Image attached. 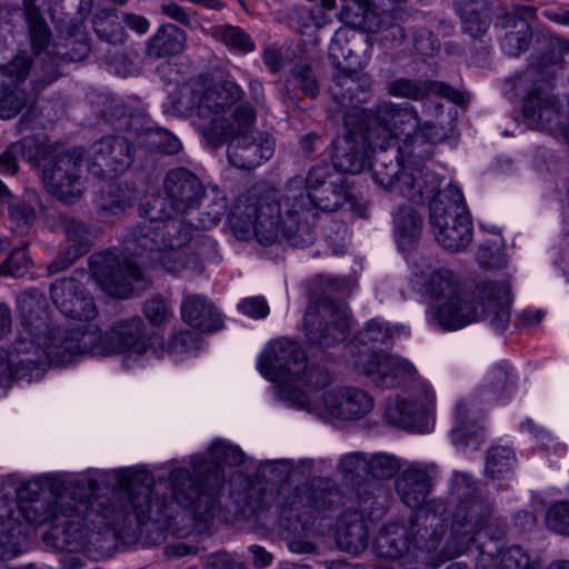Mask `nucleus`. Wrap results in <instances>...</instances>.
Listing matches in <instances>:
<instances>
[{
    "label": "nucleus",
    "mask_w": 569,
    "mask_h": 569,
    "mask_svg": "<svg viewBox=\"0 0 569 569\" xmlns=\"http://www.w3.org/2000/svg\"><path fill=\"white\" fill-rule=\"evenodd\" d=\"M153 477L142 469H119L99 471L93 477H82L68 481H53L50 492L57 516L77 518L61 526L89 527L92 529L112 528L122 530L133 523L140 526L150 518Z\"/></svg>",
    "instance_id": "nucleus-1"
},
{
    "label": "nucleus",
    "mask_w": 569,
    "mask_h": 569,
    "mask_svg": "<svg viewBox=\"0 0 569 569\" xmlns=\"http://www.w3.org/2000/svg\"><path fill=\"white\" fill-rule=\"evenodd\" d=\"M292 184L290 181L283 194L277 190L241 194L228 218L234 237L254 238L262 246L274 243L279 237L292 247L312 244L316 232L305 218L307 201L303 191Z\"/></svg>",
    "instance_id": "nucleus-2"
},
{
    "label": "nucleus",
    "mask_w": 569,
    "mask_h": 569,
    "mask_svg": "<svg viewBox=\"0 0 569 569\" xmlns=\"http://www.w3.org/2000/svg\"><path fill=\"white\" fill-rule=\"evenodd\" d=\"M246 456L238 446L216 440L207 455L191 457V471L176 468L169 482L173 499L183 508H191L201 518L212 515L219 493L224 485V472L220 462L240 466Z\"/></svg>",
    "instance_id": "nucleus-3"
},
{
    "label": "nucleus",
    "mask_w": 569,
    "mask_h": 569,
    "mask_svg": "<svg viewBox=\"0 0 569 569\" xmlns=\"http://www.w3.org/2000/svg\"><path fill=\"white\" fill-rule=\"evenodd\" d=\"M242 88L232 80L198 79L173 96L167 111L179 117L196 116L208 120L201 134L212 149L221 147L233 131L224 114L242 100Z\"/></svg>",
    "instance_id": "nucleus-4"
},
{
    "label": "nucleus",
    "mask_w": 569,
    "mask_h": 569,
    "mask_svg": "<svg viewBox=\"0 0 569 569\" xmlns=\"http://www.w3.org/2000/svg\"><path fill=\"white\" fill-rule=\"evenodd\" d=\"M447 505L442 500L431 499L426 507L409 518L412 550L417 556V569L439 567L446 561L462 555L470 546L473 522L466 520L463 509L453 513L450 536L446 545L436 552L447 531L443 518Z\"/></svg>",
    "instance_id": "nucleus-5"
},
{
    "label": "nucleus",
    "mask_w": 569,
    "mask_h": 569,
    "mask_svg": "<svg viewBox=\"0 0 569 569\" xmlns=\"http://www.w3.org/2000/svg\"><path fill=\"white\" fill-rule=\"evenodd\" d=\"M510 287L507 282L483 281L471 292L457 291L439 306L435 319L445 329L455 330L486 320L503 331L510 321Z\"/></svg>",
    "instance_id": "nucleus-6"
},
{
    "label": "nucleus",
    "mask_w": 569,
    "mask_h": 569,
    "mask_svg": "<svg viewBox=\"0 0 569 569\" xmlns=\"http://www.w3.org/2000/svg\"><path fill=\"white\" fill-rule=\"evenodd\" d=\"M319 284L322 295L311 298L303 316V331L310 343L329 348L343 341L350 328L347 307L331 295L350 293L353 282L345 278H320Z\"/></svg>",
    "instance_id": "nucleus-7"
},
{
    "label": "nucleus",
    "mask_w": 569,
    "mask_h": 569,
    "mask_svg": "<svg viewBox=\"0 0 569 569\" xmlns=\"http://www.w3.org/2000/svg\"><path fill=\"white\" fill-rule=\"evenodd\" d=\"M392 338L389 327L377 320L368 322L356 337L362 347L358 350L353 366L358 373L366 376L381 388H395L412 378L416 369L409 361L397 356L375 350V346L387 345Z\"/></svg>",
    "instance_id": "nucleus-8"
},
{
    "label": "nucleus",
    "mask_w": 569,
    "mask_h": 569,
    "mask_svg": "<svg viewBox=\"0 0 569 569\" xmlns=\"http://www.w3.org/2000/svg\"><path fill=\"white\" fill-rule=\"evenodd\" d=\"M398 153L402 156L386 143L385 147H377L370 162L375 181L389 192L398 193L413 203H423L440 187L439 178L425 167L401 169ZM406 158L401 157L402 161Z\"/></svg>",
    "instance_id": "nucleus-9"
},
{
    "label": "nucleus",
    "mask_w": 569,
    "mask_h": 569,
    "mask_svg": "<svg viewBox=\"0 0 569 569\" xmlns=\"http://www.w3.org/2000/svg\"><path fill=\"white\" fill-rule=\"evenodd\" d=\"M429 221L437 242L448 251L465 250L472 239V223L461 191L449 184L430 197Z\"/></svg>",
    "instance_id": "nucleus-10"
},
{
    "label": "nucleus",
    "mask_w": 569,
    "mask_h": 569,
    "mask_svg": "<svg viewBox=\"0 0 569 569\" xmlns=\"http://www.w3.org/2000/svg\"><path fill=\"white\" fill-rule=\"evenodd\" d=\"M53 336L56 329L43 333L41 339L26 333L14 341L13 353L8 355L0 349V386L27 376L39 379L51 363L62 366L54 355V350H61V347Z\"/></svg>",
    "instance_id": "nucleus-11"
},
{
    "label": "nucleus",
    "mask_w": 569,
    "mask_h": 569,
    "mask_svg": "<svg viewBox=\"0 0 569 569\" xmlns=\"http://www.w3.org/2000/svg\"><path fill=\"white\" fill-rule=\"evenodd\" d=\"M290 403L320 418L359 420L373 409V398L358 387H337L322 395L321 402L311 400L302 390L281 389Z\"/></svg>",
    "instance_id": "nucleus-12"
},
{
    "label": "nucleus",
    "mask_w": 569,
    "mask_h": 569,
    "mask_svg": "<svg viewBox=\"0 0 569 569\" xmlns=\"http://www.w3.org/2000/svg\"><path fill=\"white\" fill-rule=\"evenodd\" d=\"M258 369L263 377L278 383L277 396L290 402V399L281 395V389L301 390L292 383L301 380V375L307 369V356L297 341L288 338L274 339L260 355Z\"/></svg>",
    "instance_id": "nucleus-13"
},
{
    "label": "nucleus",
    "mask_w": 569,
    "mask_h": 569,
    "mask_svg": "<svg viewBox=\"0 0 569 569\" xmlns=\"http://www.w3.org/2000/svg\"><path fill=\"white\" fill-rule=\"evenodd\" d=\"M343 126L345 134L337 144L333 163L341 174H358L367 167L369 152L373 154L379 144L360 108H351L346 112Z\"/></svg>",
    "instance_id": "nucleus-14"
},
{
    "label": "nucleus",
    "mask_w": 569,
    "mask_h": 569,
    "mask_svg": "<svg viewBox=\"0 0 569 569\" xmlns=\"http://www.w3.org/2000/svg\"><path fill=\"white\" fill-rule=\"evenodd\" d=\"M361 111L366 114L367 126L373 131L375 141L381 147L385 143L391 146L396 151L411 141L420 128L418 113L411 108L397 109L391 104H383L376 110Z\"/></svg>",
    "instance_id": "nucleus-15"
},
{
    "label": "nucleus",
    "mask_w": 569,
    "mask_h": 569,
    "mask_svg": "<svg viewBox=\"0 0 569 569\" xmlns=\"http://www.w3.org/2000/svg\"><path fill=\"white\" fill-rule=\"evenodd\" d=\"M83 156L84 150L81 147H74L54 156L42 170L46 189L64 203L72 204L83 194L84 186L81 179Z\"/></svg>",
    "instance_id": "nucleus-16"
},
{
    "label": "nucleus",
    "mask_w": 569,
    "mask_h": 569,
    "mask_svg": "<svg viewBox=\"0 0 569 569\" xmlns=\"http://www.w3.org/2000/svg\"><path fill=\"white\" fill-rule=\"evenodd\" d=\"M91 278L107 295L126 299L132 291V281L143 279L141 269L110 250L92 253L88 259Z\"/></svg>",
    "instance_id": "nucleus-17"
},
{
    "label": "nucleus",
    "mask_w": 569,
    "mask_h": 569,
    "mask_svg": "<svg viewBox=\"0 0 569 569\" xmlns=\"http://www.w3.org/2000/svg\"><path fill=\"white\" fill-rule=\"evenodd\" d=\"M435 395L429 388H422L411 400L389 401L385 419L389 425L401 429L426 432L435 423Z\"/></svg>",
    "instance_id": "nucleus-18"
},
{
    "label": "nucleus",
    "mask_w": 569,
    "mask_h": 569,
    "mask_svg": "<svg viewBox=\"0 0 569 569\" xmlns=\"http://www.w3.org/2000/svg\"><path fill=\"white\" fill-rule=\"evenodd\" d=\"M31 58L21 52L8 64L0 66V118L11 119L19 114L29 100L21 87L31 69Z\"/></svg>",
    "instance_id": "nucleus-19"
},
{
    "label": "nucleus",
    "mask_w": 569,
    "mask_h": 569,
    "mask_svg": "<svg viewBox=\"0 0 569 569\" xmlns=\"http://www.w3.org/2000/svg\"><path fill=\"white\" fill-rule=\"evenodd\" d=\"M134 151V146L124 137H102L91 146L89 171L94 177L123 173L131 166Z\"/></svg>",
    "instance_id": "nucleus-20"
},
{
    "label": "nucleus",
    "mask_w": 569,
    "mask_h": 569,
    "mask_svg": "<svg viewBox=\"0 0 569 569\" xmlns=\"http://www.w3.org/2000/svg\"><path fill=\"white\" fill-rule=\"evenodd\" d=\"M162 190L169 210L178 213L197 209L206 194L200 179L186 168L170 169L163 178Z\"/></svg>",
    "instance_id": "nucleus-21"
},
{
    "label": "nucleus",
    "mask_w": 569,
    "mask_h": 569,
    "mask_svg": "<svg viewBox=\"0 0 569 569\" xmlns=\"http://www.w3.org/2000/svg\"><path fill=\"white\" fill-rule=\"evenodd\" d=\"M54 306L62 315L79 321H89L97 316V306L86 286L74 277L58 279L50 286Z\"/></svg>",
    "instance_id": "nucleus-22"
},
{
    "label": "nucleus",
    "mask_w": 569,
    "mask_h": 569,
    "mask_svg": "<svg viewBox=\"0 0 569 569\" xmlns=\"http://www.w3.org/2000/svg\"><path fill=\"white\" fill-rule=\"evenodd\" d=\"M537 20V8L527 4H515L510 10L503 9L497 17V23L506 29L502 49L512 57L527 51L532 40L531 23Z\"/></svg>",
    "instance_id": "nucleus-23"
},
{
    "label": "nucleus",
    "mask_w": 569,
    "mask_h": 569,
    "mask_svg": "<svg viewBox=\"0 0 569 569\" xmlns=\"http://www.w3.org/2000/svg\"><path fill=\"white\" fill-rule=\"evenodd\" d=\"M229 162L242 170H250L273 154L274 142L267 132H252L228 137Z\"/></svg>",
    "instance_id": "nucleus-24"
},
{
    "label": "nucleus",
    "mask_w": 569,
    "mask_h": 569,
    "mask_svg": "<svg viewBox=\"0 0 569 569\" xmlns=\"http://www.w3.org/2000/svg\"><path fill=\"white\" fill-rule=\"evenodd\" d=\"M375 550L380 558L397 560L406 569H417L409 519L383 525L375 539Z\"/></svg>",
    "instance_id": "nucleus-25"
},
{
    "label": "nucleus",
    "mask_w": 569,
    "mask_h": 569,
    "mask_svg": "<svg viewBox=\"0 0 569 569\" xmlns=\"http://www.w3.org/2000/svg\"><path fill=\"white\" fill-rule=\"evenodd\" d=\"M437 477L435 463H413L399 473L396 491L401 501L411 509L426 507Z\"/></svg>",
    "instance_id": "nucleus-26"
},
{
    "label": "nucleus",
    "mask_w": 569,
    "mask_h": 569,
    "mask_svg": "<svg viewBox=\"0 0 569 569\" xmlns=\"http://www.w3.org/2000/svg\"><path fill=\"white\" fill-rule=\"evenodd\" d=\"M141 210L147 220L133 229L132 240L140 250L156 253L158 257L164 250L159 219L169 216V207L160 194H153L141 206Z\"/></svg>",
    "instance_id": "nucleus-27"
},
{
    "label": "nucleus",
    "mask_w": 569,
    "mask_h": 569,
    "mask_svg": "<svg viewBox=\"0 0 569 569\" xmlns=\"http://www.w3.org/2000/svg\"><path fill=\"white\" fill-rule=\"evenodd\" d=\"M53 340H58L61 350H54L60 363L68 365L74 357L87 352H107L103 350L104 336L93 325L79 326L72 330L56 329Z\"/></svg>",
    "instance_id": "nucleus-28"
},
{
    "label": "nucleus",
    "mask_w": 569,
    "mask_h": 569,
    "mask_svg": "<svg viewBox=\"0 0 569 569\" xmlns=\"http://www.w3.org/2000/svg\"><path fill=\"white\" fill-rule=\"evenodd\" d=\"M562 101L553 93L541 88L532 89L523 100L522 114L535 129H551L565 117Z\"/></svg>",
    "instance_id": "nucleus-29"
},
{
    "label": "nucleus",
    "mask_w": 569,
    "mask_h": 569,
    "mask_svg": "<svg viewBox=\"0 0 569 569\" xmlns=\"http://www.w3.org/2000/svg\"><path fill=\"white\" fill-rule=\"evenodd\" d=\"M335 539L337 546L349 553L365 551L370 542V520L356 509L345 510L336 522Z\"/></svg>",
    "instance_id": "nucleus-30"
},
{
    "label": "nucleus",
    "mask_w": 569,
    "mask_h": 569,
    "mask_svg": "<svg viewBox=\"0 0 569 569\" xmlns=\"http://www.w3.org/2000/svg\"><path fill=\"white\" fill-rule=\"evenodd\" d=\"M413 289L431 300L450 298L458 291V278L445 267L417 266L410 280Z\"/></svg>",
    "instance_id": "nucleus-31"
},
{
    "label": "nucleus",
    "mask_w": 569,
    "mask_h": 569,
    "mask_svg": "<svg viewBox=\"0 0 569 569\" xmlns=\"http://www.w3.org/2000/svg\"><path fill=\"white\" fill-rule=\"evenodd\" d=\"M48 307L44 293L37 289L26 290L19 296L18 309L24 333L41 339L43 333L58 328L50 323Z\"/></svg>",
    "instance_id": "nucleus-32"
},
{
    "label": "nucleus",
    "mask_w": 569,
    "mask_h": 569,
    "mask_svg": "<svg viewBox=\"0 0 569 569\" xmlns=\"http://www.w3.org/2000/svg\"><path fill=\"white\" fill-rule=\"evenodd\" d=\"M147 347L148 340L143 335V323L138 318L120 320L104 335L103 350L107 352L132 351L141 355Z\"/></svg>",
    "instance_id": "nucleus-33"
},
{
    "label": "nucleus",
    "mask_w": 569,
    "mask_h": 569,
    "mask_svg": "<svg viewBox=\"0 0 569 569\" xmlns=\"http://www.w3.org/2000/svg\"><path fill=\"white\" fill-rule=\"evenodd\" d=\"M388 91L392 96L408 98L412 100H421L433 93L445 98L458 106L466 102L465 96L459 90L453 89L449 84L435 80H410L397 79L388 84Z\"/></svg>",
    "instance_id": "nucleus-34"
},
{
    "label": "nucleus",
    "mask_w": 569,
    "mask_h": 569,
    "mask_svg": "<svg viewBox=\"0 0 569 569\" xmlns=\"http://www.w3.org/2000/svg\"><path fill=\"white\" fill-rule=\"evenodd\" d=\"M455 129L453 120L448 117L447 121L431 122L427 121L418 130L417 134H413L412 140L406 142L398 150L402 153V157L407 156L408 159H422L429 156L428 143H439L447 139Z\"/></svg>",
    "instance_id": "nucleus-35"
},
{
    "label": "nucleus",
    "mask_w": 569,
    "mask_h": 569,
    "mask_svg": "<svg viewBox=\"0 0 569 569\" xmlns=\"http://www.w3.org/2000/svg\"><path fill=\"white\" fill-rule=\"evenodd\" d=\"M181 316L189 326L202 332H212L222 327L220 312L203 296H188L181 305Z\"/></svg>",
    "instance_id": "nucleus-36"
},
{
    "label": "nucleus",
    "mask_w": 569,
    "mask_h": 569,
    "mask_svg": "<svg viewBox=\"0 0 569 569\" xmlns=\"http://www.w3.org/2000/svg\"><path fill=\"white\" fill-rule=\"evenodd\" d=\"M187 42L186 32L173 23H164L147 41L144 56L151 60L180 54Z\"/></svg>",
    "instance_id": "nucleus-37"
},
{
    "label": "nucleus",
    "mask_w": 569,
    "mask_h": 569,
    "mask_svg": "<svg viewBox=\"0 0 569 569\" xmlns=\"http://www.w3.org/2000/svg\"><path fill=\"white\" fill-rule=\"evenodd\" d=\"M395 234L399 247L410 249L421 236L422 218L411 207H399L393 216Z\"/></svg>",
    "instance_id": "nucleus-38"
},
{
    "label": "nucleus",
    "mask_w": 569,
    "mask_h": 569,
    "mask_svg": "<svg viewBox=\"0 0 569 569\" xmlns=\"http://www.w3.org/2000/svg\"><path fill=\"white\" fill-rule=\"evenodd\" d=\"M450 496L457 502L453 513L463 509L466 519L472 515V507L480 498V491L477 482L468 472H455L450 485Z\"/></svg>",
    "instance_id": "nucleus-39"
},
{
    "label": "nucleus",
    "mask_w": 569,
    "mask_h": 569,
    "mask_svg": "<svg viewBox=\"0 0 569 569\" xmlns=\"http://www.w3.org/2000/svg\"><path fill=\"white\" fill-rule=\"evenodd\" d=\"M406 13L402 9L393 8L382 11L375 22V30L381 34L380 41L388 48H399L406 40V31L402 21Z\"/></svg>",
    "instance_id": "nucleus-40"
},
{
    "label": "nucleus",
    "mask_w": 569,
    "mask_h": 569,
    "mask_svg": "<svg viewBox=\"0 0 569 569\" xmlns=\"http://www.w3.org/2000/svg\"><path fill=\"white\" fill-rule=\"evenodd\" d=\"M92 26L97 37L113 46L124 43L127 32L116 9L98 10L92 18Z\"/></svg>",
    "instance_id": "nucleus-41"
},
{
    "label": "nucleus",
    "mask_w": 569,
    "mask_h": 569,
    "mask_svg": "<svg viewBox=\"0 0 569 569\" xmlns=\"http://www.w3.org/2000/svg\"><path fill=\"white\" fill-rule=\"evenodd\" d=\"M465 521L473 522L470 545L477 542L478 536L485 535L490 539H500L505 535V525L491 516V508L487 501H478L472 507V515Z\"/></svg>",
    "instance_id": "nucleus-42"
},
{
    "label": "nucleus",
    "mask_w": 569,
    "mask_h": 569,
    "mask_svg": "<svg viewBox=\"0 0 569 569\" xmlns=\"http://www.w3.org/2000/svg\"><path fill=\"white\" fill-rule=\"evenodd\" d=\"M348 194L347 180L343 176L338 180L337 187L328 184L327 188L320 190V192L305 196L307 201L305 207V218L308 220L307 216L310 214V204H313L322 211H337L347 201Z\"/></svg>",
    "instance_id": "nucleus-43"
},
{
    "label": "nucleus",
    "mask_w": 569,
    "mask_h": 569,
    "mask_svg": "<svg viewBox=\"0 0 569 569\" xmlns=\"http://www.w3.org/2000/svg\"><path fill=\"white\" fill-rule=\"evenodd\" d=\"M452 441L462 447L475 443L478 447L482 440V427L470 418L469 405L460 401L456 407V426L451 433Z\"/></svg>",
    "instance_id": "nucleus-44"
},
{
    "label": "nucleus",
    "mask_w": 569,
    "mask_h": 569,
    "mask_svg": "<svg viewBox=\"0 0 569 569\" xmlns=\"http://www.w3.org/2000/svg\"><path fill=\"white\" fill-rule=\"evenodd\" d=\"M19 513L26 521L38 526L58 518L50 489L43 490L29 500L21 501Z\"/></svg>",
    "instance_id": "nucleus-45"
},
{
    "label": "nucleus",
    "mask_w": 569,
    "mask_h": 569,
    "mask_svg": "<svg viewBox=\"0 0 569 569\" xmlns=\"http://www.w3.org/2000/svg\"><path fill=\"white\" fill-rule=\"evenodd\" d=\"M132 206L130 198L117 183H109L101 190L97 199V213L102 220H110L120 216Z\"/></svg>",
    "instance_id": "nucleus-46"
},
{
    "label": "nucleus",
    "mask_w": 569,
    "mask_h": 569,
    "mask_svg": "<svg viewBox=\"0 0 569 569\" xmlns=\"http://www.w3.org/2000/svg\"><path fill=\"white\" fill-rule=\"evenodd\" d=\"M53 54L63 62H78L87 58L90 44L84 33L77 31L53 43Z\"/></svg>",
    "instance_id": "nucleus-47"
},
{
    "label": "nucleus",
    "mask_w": 569,
    "mask_h": 569,
    "mask_svg": "<svg viewBox=\"0 0 569 569\" xmlns=\"http://www.w3.org/2000/svg\"><path fill=\"white\" fill-rule=\"evenodd\" d=\"M24 14L29 27L31 46L34 53L46 51L50 30L33 0H23Z\"/></svg>",
    "instance_id": "nucleus-48"
},
{
    "label": "nucleus",
    "mask_w": 569,
    "mask_h": 569,
    "mask_svg": "<svg viewBox=\"0 0 569 569\" xmlns=\"http://www.w3.org/2000/svg\"><path fill=\"white\" fill-rule=\"evenodd\" d=\"M172 212L167 218L159 219L162 238H164V250L180 249L191 239L192 227L181 219L172 218Z\"/></svg>",
    "instance_id": "nucleus-49"
},
{
    "label": "nucleus",
    "mask_w": 569,
    "mask_h": 569,
    "mask_svg": "<svg viewBox=\"0 0 569 569\" xmlns=\"http://www.w3.org/2000/svg\"><path fill=\"white\" fill-rule=\"evenodd\" d=\"M340 498L337 486L327 478H318L309 481V508L317 510H328Z\"/></svg>",
    "instance_id": "nucleus-50"
},
{
    "label": "nucleus",
    "mask_w": 569,
    "mask_h": 569,
    "mask_svg": "<svg viewBox=\"0 0 569 569\" xmlns=\"http://www.w3.org/2000/svg\"><path fill=\"white\" fill-rule=\"evenodd\" d=\"M13 151L36 167L46 168L51 161L52 151L50 146L36 137H24L13 143Z\"/></svg>",
    "instance_id": "nucleus-51"
},
{
    "label": "nucleus",
    "mask_w": 569,
    "mask_h": 569,
    "mask_svg": "<svg viewBox=\"0 0 569 569\" xmlns=\"http://www.w3.org/2000/svg\"><path fill=\"white\" fill-rule=\"evenodd\" d=\"M378 16L372 12L369 7L359 0H350L346 2L340 10V19L355 28L375 30V22Z\"/></svg>",
    "instance_id": "nucleus-52"
},
{
    "label": "nucleus",
    "mask_w": 569,
    "mask_h": 569,
    "mask_svg": "<svg viewBox=\"0 0 569 569\" xmlns=\"http://www.w3.org/2000/svg\"><path fill=\"white\" fill-rule=\"evenodd\" d=\"M58 222L69 241L89 250L96 238V230L92 227L67 213H60Z\"/></svg>",
    "instance_id": "nucleus-53"
},
{
    "label": "nucleus",
    "mask_w": 569,
    "mask_h": 569,
    "mask_svg": "<svg viewBox=\"0 0 569 569\" xmlns=\"http://www.w3.org/2000/svg\"><path fill=\"white\" fill-rule=\"evenodd\" d=\"M360 77L355 71H339L330 87L333 99L345 106L359 99Z\"/></svg>",
    "instance_id": "nucleus-54"
},
{
    "label": "nucleus",
    "mask_w": 569,
    "mask_h": 569,
    "mask_svg": "<svg viewBox=\"0 0 569 569\" xmlns=\"http://www.w3.org/2000/svg\"><path fill=\"white\" fill-rule=\"evenodd\" d=\"M338 470L347 485L359 487L368 476V459L360 452H351L341 457Z\"/></svg>",
    "instance_id": "nucleus-55"
},
{
    "label": "nucleus",
    "mask_w": 569,
    "mask_h": 569,
    "mask_svg": "<svg viewBox=\"0 0 569 569\" xmlns=\"http://www.w3.org/2000/svg\"><path fill=\"white\" fill-rule=\"evenodd\" d=\"M163 251L164 253H159L157 258L162 268L170 273L178 274L186 269L201 272L203 269L197 256H189L179 249H167Z\"/></svg>",
    "instance_id": "nucleus-56"
},
{
    "label": "nucleus",
    "mask_w": 569,
    "mask_h": 569,
    "mask_svg": "<svg viewBox=\"0 0 569 569\" xmlns=\"http://www.w3.org/2000/svg\"><path fill=\"white\" fill-rule=\"evenodd\" d=\"M341 177H343V174L338 171L335 163L331 164L323 162L318 166H313L306 178L308 194L320 192V190L327 188L328 184L337 187L338 180Z\"/></svg>",
    "instance_id": "nucleus-57"
},
{
    "label": "nucleus",
    "mask_w": 569,
    "mask_h": 569,
    "mask_svg": "<svg viewBox=\"0 0 569 569\" xmlns=\"http://www.w3.org/2000/svg\"><path fill=\"white\" fill-rule=\"evenodd\" d=\"M49 10L53 19L60 21L69 18L70 21L82 20L91 10L90 0H49Z\"/></svg>",
    "instance_id": "nucleus-58"
},
{
    "label": "nucleus",
    "mask_w": 569,
    "mask_h": 569,
    "mask_svg": "<svg viewBox=\"0 0 569 569\" xmlns=\"http://www.w3.org/2000/svg\"><path fill=\"white\" fill-rule=\"evenodd\" d=\"M515 456L510 448L492 447L488 451L486 471L492 479L503 478L512 470Z\"/></svg>",
    "instance_id": "nucleus-59"
},
{
    "label": "nucleus",
    "mask_w": 569,
    "mask_h": 569,
    "mask_svg": "<svg viewBox=\"0 0 569 569\" xmlns=\"http://www.w3.org/2000/svg\"><path fill=\"white\" fill-rule=\"evenodd\" d=\"M213 36L233 50L249 52L254 48L249 34L239 27L228 24L214 27Z\"/></svg>",
    "instance_id": "nucleus-60"
},
{
    "label": "nucleus",
    "mask_w": 569,
    "mask_h": 569,
    "mask_svg": "<svg viewBox=\"0 0 569 569\" xmlns=\"http://www.w3.org/2000/svg\"><path fill=\"white\" fill-rule=\"evenodd\" d=\"M309 482L291 488L287 483H282L280 486L278 492V503L284 510H300L303 508H309Z\"/></svg>",
    "instance_id": "nucleus-61"
},
{
    "label": "nucleus",
    "mask_w": 569,
    "mask_h": 569,
    "mask_svg": "<svg viewBox=\"0 0 569 569\" xmlns=\"http://www.w3.org/2000/svg\"><path fill=\"white\" fill-rule=\"evenodd\" d=\"M460 16L463 30L475 39L485 34L491 22L486 9L478 10L466 6Z\"/></svg>",
    "instance_id": "nucleus-62"
},
{
    "label": "nucleus",
    "mask_w": 569,
    "mask_h": 569,
    "mask_svg": "<svg viewBox=\"0 0 569 569\" xmlns=\"http://www.w3.org/2000/svg\"><path fill=\"white\" fill-rule=\"evenodd\" d=\"M400 470L399 460L386 453H376L368 460V475L376 479H390Z\"/></svg>",
    "instance_id": "nucleus-63"
},
{
    "label": "nucleus",
    "mask_w": 569,
    "mask_h": 569,
    "mask_svg": "<svg viewBox=\"0 0 569 569\" xmlns=\"http://www.w3.org/2000/svg\"><path fill=\"white\" fill-rule=\"evenodd\" d=\"M103 118L117 130H138L137 117L122 103L110 102L103 111Z\"/></svg>",
    "instance_id": "nucleus-64"
}]
</instances>
